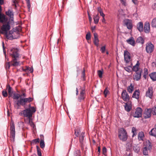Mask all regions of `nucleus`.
<instances>
[{
	"label": "nucleus",
	"instance_id": "1",
	"mask_svg": "<svg viewBox=\"0 0 156 156\" xmlns=\"http://www.w3.org/2000/svg\"><path fill=\"white\" fill-rule=\"evenodd\" d=\"M18 51L17 48H12L10 50L9 54L12 58V60L10 62L11 66H17L20 65V62L17 61L19 58Z\"/></svg>",
	"mask_w": 156,
	"mask_h": 156
},
{
	"label": "nucleus",
	"instance_id": "2",
	"mask_svg": "<svg viewBox=\"0 0 156 156\" xmlns=\"http://www.w3.org/2000/svg\"><path fill=\"white\" fill-rule=\"evenodd\" d=\"M33 100L32 98L31 97H29L27 98H21L20 100L17 101L16 103L17 108H19L22 105L25 106L26 103L31 102Z\"/></svg>",
	"mask_w": 156,
	"mask_h": 156
},
{
	"label": "nucleus",
	"instance_id": "3",
	"mask_svg": "<svg viewBox=\"0 0 156 156\" xmlns=\"http://www.w3.org/2000/svg\"><path fill=\"white\" fill-rule=\"evenodd\" d=\"M119 137L122 141H126L127 139V133L123 128H121L119 130Z\"/></svg>",
	"mask_w": 156,
	"mask_h": 156
},
{
	"label": "nucleus",
	"instance_id": "4",
	"mask_svg": "<svg viewBox=\"0 0 156 156\" xmlns=\"http://www.w3.org/2000/svg\"><path fill=\"white\" fill-rule=\"evenodd\" d=\"M36 110L34 107L30 108H28L24 110L23 111V113L24 116L25 117H32L33 113L35 112Z\"/></svg>",
	"mask_w": 156,
	"mask_h": 156
},
{
	"label": "nucleus",
	"instance_id": "5",
	"mask_svg": "<svg viewBox=\"0 0 156 156\" xmlns=\"http://www.w3.org/2000/svg\"><path fill=\"white\" fill-rule=\"evenodd\" d=\"M142 113V110L140 107L137 108L135 111L131 112V115L135 118H140L141 117Z\"/></svg>",
	"mask_w": 156,
	"mask_h": 156
},
{
	"label": "nucleus",
	"instance_id": "6",
	"mask_svg": "<svg viewBox=\"0 0 156 156\" xmlns=\"http://www.w3.org/2000/svg\"><path fill=\"white\" fill-rule=\"evenodd\" d=\"M152 149V145L151 143L149 140L146 142V146L144 148L143 151V154L144 155H147L148 154L149 152Z\"/></svg>",
	"mask_w": 156,
	"mask_h": 156
},
{
	"label": "nucleus",
	"instance_id": "7",
	"mask_svg": "<svg viewBox=\"0 0 156 156\" xmlns=\"http://www.w3.org/2000/svg\"><path fill=\"white\" fill-rule=\"evenodd\" d=\"M154 46L151 43H147L146 44L145 49L146 52L148 54H150L152 53L154 50Z\"/></svg>",
	"mask_w": 156,
	"mask_h": 156
},
{
	"label": "nucleus",
	"instance_id": "8",
	"mask_svg": "<svg viewBox=\"0 0 156 156\" xmlns=\"http://www.w3.org/2000/svg\"><path fill=\"white\" fill-rule=\"evenodd\" d=\"M10 29L9 22H8L6 24H3L1 28V33L2 34L6 33Z\"/></svg>",
	"mask_w": 156,
	"mask_h": 156
},
{
	"label": "nucleus",
	"instance_id": "9",
	"mask_svg": "<svg viewBox=\"0 0 156 156\" xmlns=\"http://www.w3.org/2000/svg\"><path fill=\"white\" fill-rule=\"evenodd\" d=\"M10 129V130L11 138H12L13 141H14L15 137V124L13 121H12Z\"/></svg>",
	"mask_w": 156,
	"mask_h": 156
},
{
	"label": "nucleus",
	"instance_id": "10",
	"mask_svg": "<svg viewBox=\"0 0 156 156\" xmlns=\"http://www.w3.org/2000/svg\"><path fill=\"white\" fill-rule=\"evenodd\" d=\"M152 112V109L151 108H146L143 113V116L145 119H147L150 118L151 115V113Z\"/></svg>",
	"mask_w": 156,
	"mask_h": 156
},
{
	"label": "nucleus",
	"instance_id": "11",
	"mask_svg": "<svg viewBox=\"0 0 156 156\" xmlns=\"http://www.w3.org/2000/svg\"><path fill=\"white\" fill-rule=\"evenodd\" d=\"M4 0H0V22L3 23L6 21L5 16L4 14L1 13L2 10L1 5L4 4Z\"/></svg>",
	"mask_w": 156,
	"mask_h": 156
},
{
	"label": "nucleus",
	"instance_id": "12",
	"mask_svg": "<svg viewBox=\"0 0 156 156\" xmlns=\"http://www.w3.org/2000/svg\"><path fill=\"white\" fill-rule=\"evenodd\" d=\"M85 88L84 87H83L81 89L80 95L78 98V100L79 102H81L82 100H83L85 99Z\"/></svg>",
	"mask_w": 156,
	"mask_h": 156
},
{
	"label": "nucleus",
	"instance_id": "13",
	"mask_svg": "<svg viewBox=\"0 0 156 156\" xmlns=\"http://www.w3.org/2000/svg\"><path fill=\"white\" fill-rule=\"evenodd\" d=\"M121 96L122 100L126 102L128 101L130 99L129 94L127 93L126 90H123L122 91Z\"/></svg>",
	"mask_w": 156,
	"mask_h": 156
},
{
	"label": "nucleus",
	"instance_id": "14",
	"mask_svg": "<svg viewBox=\"0 0 156 156\" xmlns=\"http://www.w3.org/2000/svg\"><path fill=\"white\" fill-rule=\"evenodd\" d=\"M123 23L128 29H131L132 28L133 24L132 20L128 19H125L123 21Z\"/></svg>",
	"mask_w": 156,
	"mask_h": 156
},
{
	"label": "nucleus",
	"instance_id": "15",
	"mask_svg": "<svg viewBox=\"0 0 156 156\" xmlns=\"http://www.w3.org/2000/svg\"><path fill=\"white\" fill-rule=\"evenodd\" d=\"M142 73V70L141 69L138 72H135V74L133 75V78L134 80L137 81H139L141 78V73Z\"/></svg>",
	"mask_w": 156,
	"mask_h": 156
},
{
	"label": "nucleus",
	"instance_id": "16",
	"mask_svg": "<svg viewBox=\"0 0 156 156\" xmlns=\"http://www.w3.org/2000/svg\"><path fill=\"white\" fill-rule=\"evenodd\" d=\"M124 60L126 63H129L130 60V55L129 53L127 51L124 52Z\"/></svg>",
	"mask_w": 156,
	"mask_h": 156
},
{
	"label": "nucleus",
	"instance_id": "17",
	"mask_svg": "<svg viewBox=\"0 0 156 156\" xmlns=\"http://www.w3.org/2000/svg\"><path fill=\"white\" fill-rule=\"evenodd\" d=\"M153 88L152 87H149L148 88L146 92V96L151 99L153 94Z\"/></svg>",
	"mask_w": 156,
	"mask_h": 156
},
{
	"label": "nucleus",
	"instance_id": "18",
	"mask_svg": "<svg viewBox=\"0 0 156 156\" xmlns=\"http://www.w3.org/2000/svg\"><path fill=\"white\" fill-rule=\"evenodd\" d=\"M144 32L146 33H148L150 32V24L149 23L146 22L144 24Z\"/></svg>",
	"mask_w": 156,
	"mask_h": 156
},
{
	"label": "nucleus",
	"instance_id": "19",
	"mask_svg": "<svg viewBox=\"0 0 156 156\" xmlns=\"http://www.w3.org/2000/svg\"><path fill=\"white\" fill-rule=\"evenodd\" d=\"M139 65L140 63L139 61H138L136 64L133 66V67L132 68V70L135 72H138L139 71H140V70Z\"/></svg>",
	"mask_w": 156,
	"mask_h": 156
},
{
	"label": "nucleus",
	"instance_id": "20",
	"mask_svg": "<svg viewBox=\"0 0 156 156\" xmlns=\"http://www.w3.org/2000/svg\"><path fill=\"white\" fill-rule=\"evenodd\" d=\"M137 29L140 32L143 31V25L142 22H139L136 25Z\"/></svg>",
	"mask_w": 156,
	"mask_h": 156
},
{
	"label": "nucleus",
	"instance_id": "21",
	"mask_svg": "<svg viewBox=\"0 0 156 156\" xmlns=\"http://www.w3.org/2000/svg\"><path fill=\"white\" fill-rule=\"evenodd\" d=\"M94 44L97 46H98L99 45V40L98 38V34L96 33L94 34Z\"/></svg>",
	"mask_w": 156,
	"mask_h": 156
},
{
	"label": "nucleus",
	"instance_id": "22",
	"mask_svg": "<svg viewBox=\"0 0 156 156\" xmlns=\"http://www.w3.org/2000/svg\"><path fill=\"white\" fill-rule=\"evenodd\" d=\"M126 42L128 44H130L133 46H134L135 45V41L134 40L133 38L132 37H131L129 39L126 40Z\"/></svg>",
	"mask_w": 156,
	"mask_h": 156
},
{
	"label": "nucleus",
	"instance_id": "23",
	"mask_svg": "<svg viewBox=\"0 0 156 156\" xmlns=\"http://www.w3.org/2000/svg\"><path fill=\"white\" fill-rule=\"evenodd\" d=\"M140 94V92L139 90H136L133 93L132 97L133 98H135L137 99H138L139 98Z\"/></svg>",
	"mask_w": 156,
	"mask_h": 156
},
{
	"label": "nucleus",
	"instance_id": "24",
	"mask_svg": "<svg viewBox=\"0 0 156 156\" xmlns=\"http://www.w3.org/2000/svg\"><path fill=\"white\" fill-rule=\"evenodd\" d=\"M7 89L8 90L9 96V97H12V96L13 91L12 90V88L9 85L7 86Z\"/></svg>",
	"mask_w": 156,
	"mask_h": 156
},
{
	"label": "nucleus",
	"instance_id": "25",
	"mask_svg": "<svg viewBox=\"0 0 156 156\" xmlns=\"http://www.w3.org/2000/svg\"><path fill=\"white\" fill-rule=\"evenodd\" d=\"M12 31H10L9 32V33H8L7 32V34L5 33L6 37L7 38H10L11 37H12V38L13 39H16L19 38V37H13V35L12 34Z\"/></svg>",
	"mask_w": 156,
	"mask_h": 156
},
{
	"label": "nucleus",
	"instance_id": "26",
	"mask_svg": "<svg viewBox=\"0 0 156 156\" xmlns=\"http://www.w3.org/2000/svg\"><path fill=\"white\" fill-rule=\"evenodd\" d=\"M125 105H124V107L125 110L127 112H129L131 109L132 108V107L130 104H128L127 102L125 103Z\"/></svg>",
	"mask_w": 156,
	"mask_h": 156
},
{
	"label": "nucleus",
	"instance_id": "27",
	"mask_svg": "<svg viewBox=\"0 0 156 156\" xmlns=\"http://www.w3.org/2000/svg\"><path fill=\"white\" fill-rule=\"evenodd\" d=\"M149 134L151 136H156V128L155 127L151 130L149 132Z\"/></svg>",
	"mask_w": 156,
	"mask_h": 156
},
{
	"label": "nucleus",
	"instance_id": "28",
	"mask_svg": "<svg viewBox=\"0 0 156 156\" xmlns=\"http://www.w3.org/2000/svg\"><path fill=\"white\" fill-rule=\"evenodd\" d=\"M5 13L10 18H12L13 17V12L12 11H11L10 9H9Z\"/></svg>",
	"mask_w": 156,
	"mask_h": 156
},
{
	"label": "nucleus",
	"instance_id": "29",
	"mask_svg": "<svg viewBox=\"0 0 156 156\" xmlns=\"http://www.w3.org/2000/svg\"><path fill=\"white\" fill-rule=\"evenodd\" d=\"M133 149L135 152L138 153L140 151V148L138 144H135L133 146Z\"/></svg>",
	"mask_w": 156,
	"mask_h": 156
},
{
	"label": "nucleus",
	"instance_id": "30",
	"mask_svg": "<svg viewBox=\"0 0 156 156\" xmlns=\"http://www.w3.org/2000/svg\"><path fill=\"white\" fill-rule=\"evenodd\" d=\"M85 133L82 132L80 135L79 136L80 141L81 144H82L84 140V138L85 136Z\"/></svg>",
	"mask_w": 156,
	"mask_h": 156
},
{
	"label": "nucleus",
	"instance_id": "31",
	"mask_svg": "<svg viewBox=\"0 0 156 156\" xmlns=\"http://www.w3.org/2000/svg\"><path fill=\"white\" fill-rule=\"evenodd\" d=\"M138 136V139L139 140H143L144 137V134L143 132L142 131L140 132Z\"/></svg>",
	"mask_w": 156,
	"mask_h": 156
},
{
	"label": "nucleus",
	"instance_id": "32",
	"mask_svg": "<svg viewBox=\"0 0 156 156\" xmlns=\"http://www.w3.org/2000/svg\"><path fill=\"white\" fill-rule=\"evenodd\" d=\"M126 150L127 151V153L129 151V150L132 149V145L129 142L128 143L126 144Z\"/></svg>",
	"mask_w": 156,
	"mask_h": 156
},
{
	"label": "nucleus",
	"instance_id": "33",
	"mask_svg": "<svg viewBox=\"0 0 156 156\" xmlns=\"http://www.w3.org/2000/svg\"><path fill=\"white\" fill-rule=\"evenodd\" d=\"M144 40L141 37H138L136 40V42L141 44H143L144 43Z\"/></svg>",
	"mask_w": 156,
	"mask_h": 156
},
{
	"label": "nucleus",
	"instance_id": "34",
	"mask_svg": "<svg viewBox=\"0 0 156 156\" xmlns=\"http://www.w3.org/2000/svg\"><path fill=\"white\" fill-rule=\"evenodd\" d=\"M149 76L151 79L154 81L156 80V72H154L150 74Z\"/></svg>",
	"mask_w": 156,
	"mask_h": 156
},
{
	"label": "nucleus",
	"instance_id": "35",
	"mask_svg": "<svg viewBox=\"0 0 156 156\" xmlns=\"http://www.w3.org/2000/svg\"><path fill=\"white\" fill-rule=\"evenodd\" d=\"M12 97L14 99L18 100L20 98H21V96L19 94L15 93L13 94Z\"/></svg>",
	"mask_w": 156,
	"mask_h": 156
},
{
	"label": "nucleus",
	"instance_id": "36",
	"mask_svg": "<svg viewBox=\"0 0 156 156\" xmlns=\"http://www.w3.org/2000/svg\"><path fill=\"white\" fill-rule=\"evenodd\" d=\"M23 70L24 71H28L29 72L31 73L33 72V69L32 67H26L25 69H23Z\"/></svg>",
	"mask_w": 156,
	"mask_h": 156
},
{
	"label": "nucleus",
	"instance_id": "37",
	"mask_svg": "<svg viewBox=\"0 0 156 156\" xmlns=\"http://www.w3.org/2000/svg\"><path fill=\"white\" fill-rule=\"evenodd\" d=\"M132 64L131 63V66H128L127 67H124L123 68L126 71L129 73H130L131 71V68H132Z\"/></svg>",
	"mask_w": 156,
	"mask_h": 156
},
{
	"label": "nucleus",
	"instance_id": "38",
	"mask_svg": "<svg viewBox=\"0 0 156 156\" xmlns=\"http://www.w3.org/2000/svg\"><path fill=\"white\" fill-rule=\"evenodd\" d=\"M98 11L100 13V15L102 17L105 16V15L103 13L102 9L101 7H98Z\"/></svg>",
	"mask_w": 156,
	"mask_h": 156
},
{
	"label": "nucleus",
	"instance_id": "39",
	"mask_svg": "<svg viewBox=\"0 0 156 156\" xmlns=\"http://www.w3.org/2000/svg\"><path fill=\"white\" fill-rule=\"evenodd\" d=\"M80 133V131L79 129L78 128L75 129V134L76 136H79Z\"/></svg>",
	"mask_w": 156,
	"mask_h": 156
},
{
	"label": "nucleus",
	"instance_id": "40",
	"mask_svg": "<svg viewBox=\"0 0 156 156\" xmlns=\"http://www.w3.org/2000/svg\"><path fill=\"white\" fill-rule=\"evenodd\" d=\"M39 139L37 138L32 140L31 141V144L32 145H34L38 143L39 142Z\"/></svg>",
	"mask_w": 156,
	"mask_h": 156
},
{
	"label": "nucleus",
	"instance_id": "41",
	"mask_svg": "<svg viewBox=\"0 0 156 156\" xmlns=\"http://www.w3.org/2000/svg\"><path fill=\"white\" fill-rule=\"evenodd\" d=\"M99 17L98 14H97L94 18V23L95 24H97L99 21Z\"/></svg>",
	"mask_w": 156,
	"mask_h": 156
},
{
	"label": "nucleus",
	"instance_id": "42",
	"mask_svg": "<svg viewBox=\"0 0 156 156\" xmlns=\"http://www.w3.org/2000/svg\"><path fill=\"white\" fill-rule=\"evenodd\" d=\"M134 89V87L133 86H132V84H131L127 88V90L128 91L129 93H132Z\"/></svg>",
	"mask_w": 156,
	"mask_h": 156
},
{
	"label": "nucleus",
	"instance_id": "43",
	"mask_svg": "<svg viewBox=\"0 0 156 156\" xmlns=\"http://www.w3.org/2000/svg\"><path fill=\"white\" fill-rule=\"evenodd\" d=\"M74 156H81L80 151L78 150H75L74 152Z\"/></svg>",
	"mask_w": 156,
	"mask_h": 156
},
{
	"label": "nucleus",
	"instance_id": "44",
	"mask_svg": "<svg viewBox=\"0 0 156 156\" xmlns=\"http://www.w3.org/2000/svg\"><path fill=\"white\" fill-rule=\"evenodd\" d=\"M151 26L156 28V17L153 19L151 22Z\"/></svg>",
	"mask_w": 156,
	"mask_h": 156
},
{
	"label": "nucleus",
	"instance_id": "45",
	"mask_svg": "<svg viewBox=\"0 0 156 156\" xmlns=\"http://www.w3.org/2000/svg\"><path fill=\"white\" fill-rule=\"evenodd\" d=\"M27 118L26 119H24L25 122L27 124H29L30 122L32 120L31 118V117H27Z\"/></svg>",
	"mask_w": 156,
	"mask_h": 156
},
{
	"label": "nucleus",
	"instance_id": "46",
	"mask_svg": "<svg viewBox=\"0 0 156 156\" xmlns=\"http://www.w3.org/2000/svg\"><path fill=\"white\" fill-rule=\"evenodd\" d=\"M10 63H11V62H6L5 64V67L6 70L9 69L10 66H12L11 65Z\"/></svg>",
	"mask_w": 156,
	"mask_h": 156
},
{
	"label": "nucleus",
	"instance_id": "47",
	"mask_svg": "<svg viewBox=\"0 0 156 156\" xmlns=\"http://www.w3.org/2000/svg\"><path fill=\"white\" fill-rule=\"evenodd\" d=\"M37 149V154L38 156H41V150L38 146H36Z\"/></svg>",
	"mask_w": 156,
	"mask_h": 156
},
{
	"label": "nucleus",
	"instance_id": "48",
	"mask_svg": "<svg viewBox=\"0 0 156 156\" xmlns=\"http://www.w3.org/2000/svg\"><path fill=\"white\" fill-rule=\"evenodd\" d=\"M40 146L42 148H43L45 147V144L44 140H41L40 142Z\"/></svg>",
	"mask_w": 156,
	"mask_h": 156
},
{
	"label": "nucleus",
	"instance_id": "49",
	"mask_svg": "<svg viewBox=\"0 0 156 156\" xmlns=\"http://www.w3.org/2000/svg\"><path fill=\"white\" fill-rule=\"evenodd\" d=\"M107 149L105 147H104L102 149V153L105 156H107Z\"/></svg>",
	"mask_w": 156,
	"mask_h": 156
},
{
	"label": "nucleus",
	"instance_id": "50",
	"mask_svg": "<svg viewBox=\"0 0 156 156\" xmlns=\"http://www.w3.org/2000/svg\"><path fill=\"white\" fill-rule=\"evenodd\" d=\"M132 132L133 133V137L134 136L136 135V129L134 127L132 128Z\"/></svg>",
	"mask_w": 156,
	"mask_h": 156
},
{
	"label": "nucleus",
	"instance_id": "51",
	"mask_svg": "<svg viewBox=\"0 0 156 156\" xmlns=\"http://www.w3.org/2000/svg\"><path fill=\"white\" fill-rule=\"evenodd\" d=\"M86 38L87 40H89L91 38V35L90 32H88L86 35Z\"/></svg>",
	"mask_w": 156,
	"mask_h": 156
},
{
	"label": "nucleus",
	"instance_id": "52",
	"mask_svg": "<svg viewBox=\"0 0 156 156\" xmlns=\"http://www.w3.org/2000/svg\"><path fill=\"white\" fill-rule=\"evenodd\" d=\"M2 46H3V52H4V55H5V60L7 59V60L8 61H9V59L8 58H7V57H6V52L5 51V48L4 47V42H2Z\"/></svg>",
	"mask_w": 156,
	"mask_h": 156
},
{
	"label": "nucleus",
	"instance_id": "53",
	"mask_svg": "<svg viewBox=\"0 0 156 156\" xmlns=\"http://www.w3.org/2000/svg\"><path fill=\"white\" fill-rule=\"evenodd\" d=\"M98 73L99 77L100 78H101L102 77V75L103 74L102 71L101 70H99L98 71Z\"/></svg>",
	"mask_w": 156,
	"mask_h": 156
},
{
	"label": "nucleus",
	"instance_id": "54",
	"mask_svg": "<svg viewBox=\"0 0 156 156\" xmlns=\"http://www.w3.org/2000/svg\"><path fill=\"white\" fill-rule=\"evenodd\" d=\"M152 109V112L153 115H156V106L151 108Z\"/></svg>",
	"mask_w": 156,
	"mask_h": 156
},
{
	"label": "nucleus",
	"instance_id": "55",
	"mask_svg": "<svg viewBox=\"0 0 156 156\" xmlns=\"http://www.w3.org/2000/svg\"><path fill=\"white\" fill-rule=\"evenodd\" d=\"M2 94L4 97H6L8 96V94L5 90H3L2 91Z\"/></svg>",
	"mask_w": 156,
	"mask_h": 156
},
{
	"label": "nucleus",
	"instance_id": "56",
	"mask_svg": "<svg viewBox=\"0 0 156 156\" xmlns=\"http://www.w3.org/2000/svg\"><path fill=\"white\" fill-rule=\"evenodd\" d=\"M85 70L84 69L83 70L82 72V77L83 78V80L84 81L85 80Z\"/></svg>",
	"mask_w": 156,
	"mask_h": 156
},
{
	"label": "nucleus",
	"instance_id": "57",
	"mask_svg": "<svg viewBox=\"0 0 156 156\" xmlns=\"http://www.w3.org/2000/svg\"><path fill=\"white\" fill-rule=\"evenodd\" d=\"M108 92V91L107 89V88H105L104 91V94L105 95V97H106L107 96V95Z\"/></svg>",
	"mask_w": 156,
	"mask_h": 156
},
{
	"label": "nucleus",
	"instance_id": "58",
	"mask_svg": "<svg viewBox=\"0 0 156 156\" xmlns=\"http://www.w3.org/2000/svg\"><path fill=\"white\" fill-rule=\"evenodd\" d=\"M29 124L31 127H32L33 128H34L35 126V125L33 122L32 120L30 122Z\"/></svg>",
	"mask_w": 156,
	"mask_h": 156
},
{
	"label": "nucleus",
	"instance_id": "59",
	"mask_svg": "<svg viewBox=\"0 0 156 156\" xmlns=\"http://www.w3.org/2000/svg\"><path fill=\"white\" fill-rule=\"evenodd\" d=\"M105 50V46L102 47L101 49V51L102 53H104Z\"/></svg>",
	"mask_w": 156,
	"mask_h": 156
},
{
	"label": "nucleus",
	"instance_id": "60",
	"mask_svg": "<svg viewBox=\"0 0 156 156\" xmlns=\"http://www.w3.org/2000/svg\"><path fill=\"white\" fill-rule=\"evenodd\" d=\"M121 2V3L122 4V5H124V6H126V0H120Z\"/></svg>",
	"mask_w": 156,
	"mask_h": 156
},
{
	"label": "nucleus",
	"instance_id": "61",
	"mask_svg": "<svg viewBox=\"0 0 156 156\" xmlns=\"http://www.w3.org/2000/svg\"><path fill=\"white\" fill-rule=\"evenodd\" d=\"M148 70L146 68H145L144 69V74L148 75Z\"/></svg>",
	"mask_w": 156,
	"mask_h": 156
},
{
	"label": "nucleus",
	"instance_id": "62",
	"mask_svg": "<svg viewBox=\"0 0 156 156\" xmlns=\"http://www.w3.org/2000/svg\"><path fill=\"white\" fill-rule=\"evenodd\" d=\"M21 96V98H25L26 97V94L25 93H23L22 94L20 95Z\"/></svg>",
	"mask_w": 156,
	"mask_h": 156
},
{
	"label": "nucleus",
	"instance_id": "63",
	"mask_svg": "<svg viewBox=\"0 0 156 156\" xmlns=\"http://www.w3.org/2000/svg\"><path fill=\"white\" fill-rule=\"evenodd\" d=\"M132 1L135 5L137 4L138 2L137 0H132Z\"/></svg>",
	"mask_w": 156,
	"mask_h": 156
},
{
	"label": "nucleus",
	"instance_id": "64",
	"mask_svg": "<svg viewBox=\"0 0 156 156\" xmlns=\"http://www.w3.org/2000/svg\"><path fill=\"white\" fill-rule=\"evenodd\" d=\"M41 140H44V136L43 135H40Z\"/></svg>",
	"mask_w": 156,
	"mask_h": 156
}]
</instances>
